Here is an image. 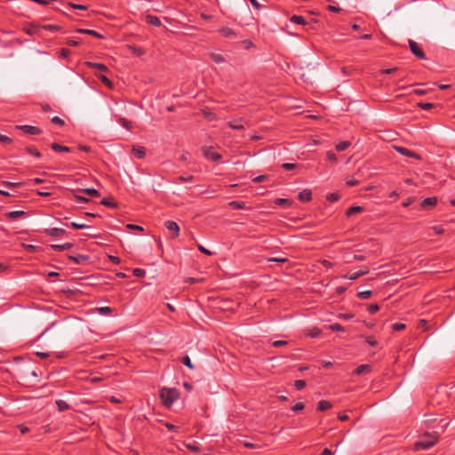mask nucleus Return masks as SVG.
Instances as JSON below:
<instances>
[{
    "label": "nucleus",
    "mask_w": 455,
    "mask_h": 455,
    "mask_svg": "<svg viewBox=\"0 0 455 455\" xmlns=\"http://www.w3.org/2000/svg\"><path fill=\"white\" fill-rule=\"evenodd\" d=\"M159 395L163 404L170 408L179 399L180 393L176 388L163 387Z\"/></svg>",
    "instance_id": "nucleus-1"
},
{
    "label": "nucleus",
    "mask_w": 455,
    "mask_h": 455,
    "mask_svg": "<svg viewBox=\"0 0 455 455\" xmlns=\"http://www.w3.org/2000/svg\"><path fill=\"white\" fill-rule=\"evenodd\" d=\"M438 440V435L434 432L430 435H426L425 438L416 443L415 446L417 449L427 450L434 446Z\"/></svg>",
    "instance_id": "nucleus-2"
},
{
    "label": "nucleus",
    "mask_w": 455,
    "mask_h": 455,
    "mask_svg": "<svg viewBox=\"0 0 455 455\" xmlns=\"http://www.w3.org/2000/svg\"><path fill=\"white\" fill-rule=\"evenodd\" d=\"M164 227L171 233L172 238H176L180 235V227L179 225L172 220H167L164 222Z\"/></svg>",
    "instance_id": "nucleus-3"
},
{
    "label": "nucleus",
    "mask_w": 455,
    "mask_h": 455,
    "mask_svg": "<svg viewBox=\"0 0 455 455\" xmlns=\"http://www.w3.org/2000/svg\"><path fill=\"white\" fill-rule=\"evenodd\" d=\"M409 46H410L411 52L415 56H417L419 59H421V60L426 59L423 50L419 46V44L415 41L409 40Z\"/></svg>",
    "instance_id": "nucleus-4"
},
{
    "label": "nucleus",
    "mask_w": 455,
    "mask_h": 455,
    "mask_svg": "<svg viewBox=\"0 0 455 455\" xmlns=\"http://www.w3.org/2000/svg\"><path fill=\"white\" fill-rule=\"evenodd\" d=\"M204 155L206 158L212 160V161H219L221 158V156L214 151L213 148L212 147H205L203 148Z\"/></svg>",
    "instance_id": "nucleus-5"
},
{
    "label": "nucleus",
    "mask_w": 455,
    "mask_h": 455,
    "mask_svg": "<svg viewBox=\"0 0 455 455\" xmlns=\"http://www.w3.org/2000/svg\"><path fill=\"white\" fill-rule=\"evenodd\" d=\"M393 148L395 151H397L398 153H400L401 155H403L404 156L420 159V156L417 153H415L406 148H403L401 146H393Z\"/></svg>",
    "instance_id": "nucleus-6"
},
{
    "label": "nucleus",
    "mask_w": 455,
    "mask_h": 455,
    "mask_svg": "<svg viewBox=\"0 0 455 455\" xmlns=\"http://www.w3.org/2000/svg\"><path fill=\"white\" fill-rule=\"evenodd\" d=\"M369 272H370L369 267H365L363 269L347 274V275H343L342 277L345 279H349V280H356L360 276H363V275L368 274Z\"/></svg>",
    "instance_id": "nucleus-7"
},
{
    "label": "nucleus",
    "mask_w": 455,
    "mask_h": 455,
    "mask_svg": "<svg viewBox=\"0 0 455 455\" xmlns=\"http://www.w3.org/2000/svg\"><path fill=\"white\" fill-rule=\"evenodd\" d=\"M219 33L228 38H235L236 36L235 32L229 27H223L219 29Z\"/></svg>",
    "instance_id": "nucleus-8"
},
{
    "label": "nucleus",
    "mask_w": 455,
    "mask_h": 455,
    "mask_svg": "<svg viewBox=\"0 0 455 455\" xmlns=\"http://www.w3.org/2000/svg\"><path fill=\"white\" fill-rule=\"evenodd\" d=\"M436 204H437V198L433 196V197L425 198L421 202L420 205L424 209H428V208H432V207L435 206Z\"/></svg>",
    "instance_id": "nucleus-9"
},
{
    "label": "nucleus",
    "mask_w": 455,
    "mask_h": 455,
    "mask_svg": "<svg viewBox=\"0 0 455 455\" xmlns=\"http://www.w3.org/2000/svg\"><path fill=\"white\" fill-rule=\"evenodd\" d=\"M298 198L299 201H301L303 203L310 201L312 198L311 190H309V189L302 190L301 192L299 193Z\"/></svg>",
    "instance_id": "nucleus-10"
},
{
    "label": "nucleus",
    "mask_w": 455,
    "mask_h": 455,
    "mask_svg": "<svg viewBox=\"0 0 455 455\" xmlns=\"http://www.w3.org/2000/svg\"><path fill=\"white\" fill-rule=\"evenodd\" d=\"M371 366L370 364H362L355 370V374L363 375L371 371Z\"/></svg>",
    "instance_id": "nucleus-11"
},
{
    "label": "nucleus",
    "mask_w": 455,
    "mask_h": 455,
    "mask_svg": "<svg viewBox=\"0 0 455 455\" xmlns=\"http://www.w3.org/2000/svg\"><path fill=\"white\" fill-rule=\"evenodd\" d=\"M145 20H146L147 23H148L152 26H155V27H160L162 25L160 19L154 15L148 14L146 16Z\"/></svg>",
    "instance_id": "nucleus-12"
},
{
    "label": "nucleus",
    "mask_w": 455,
    "mask_h": 455,
    "mask_svg": "<svg viewBox=\"0 0 455 455\" xmlns=\"http://www.w3.org/2000/svg\"><path fill=\"white\" fill-rule=\"evenodd\" d=\"M51 247L56 251H62L69 250L70 248H72L73 243H65L62 244H52Z\"/></svg>",
    "instance_id": "nucleus-13"
},
{
    "label": "nucleus",
    "mask_w": 455,
    "mask_h": 455,
    "mask_svg": "<svg viewBox=\"0 0 455 455\" xmlns=\"http://www.w3.org/2000/svg\"><path fill=\"white\" fill-rule=\"evenodd\" d=\"M132 152L133 156L139 159L143 158L146 155L145 148L143 147H133Z\"/></svg>",
    "instance_id": "nucleus-14"
},
{
    "label": "nucleus",
    "mask_w": 455,
    "mask_h": 455,
    "mask_svg": "<svg viewBox=\"0 0 455 455\" xmlns=\"http://www.w3.org/2000/svg\"><path fill=\"white\" fill-rule=\"evenodd\" d=\"M210 57L217 64H220L226 61L225 57L221 53L211 52Z\"/></svg>",
    "instance_id": "nucleus-15"
},
{
    "label": "nucleus",
    "mask_w": 455,
    "mask_h": 455,
    "mask_svg": "<svg viewBox=\"0 0 455 455\" xmlns=\"http://www.w3.org/2000/svg\"><path fill=\"white\" fill-rule=\"evenodd\" d=\"M26 214L27 213L24 211H13V212H7L6 216L10 220H17L21 216H26Z\"/></svg>",
    "instance_id": "nucleus-16"
},
{
    "label": "nucleus",
    "mask_w": 455,
    "mask_h": 455,
    "mask_svg": "<svg viewBox=\"0 0 455 455\" xmlns=\"http://www.w3.org/2000/svg\"><path fill=\"white\" fill-rule=\"evenodd\" d=\"M332 406V404L326 401V400H321L318 402V404H317V409L321 411H324L326 410H329L331 409Z\"/></svg>",
    "instance_id": "nucleus-17"
},
{
    "label": "nucleus",
    "mask_w": 455,
    "mask_h": 455,
    "mask_svg": "<svg viewBox=\"0 0 455 455\" xmlns=\"http://www.w3.org/2000/svg\"><path fill=\"white\" fill-rule=\"evenodd\" d=\"M51 148L52 150H54L56 152H70L71 151L70 148L66 147V146H61L58 143H52L51 145Z\"/></svg>",
    "instance_id": "nucleus-18"
},
{
    "label": "nucleus",
    "mask_w": 455,
    "mask_h": 455,
    "mask_svg": "<svg viewBox=\"0 0 455 455\" xmlns=\"http://www.w3.org/2000/svg\"><path fill=\"white\" fill-rule=\"evenodd\" d=\"M306 334L311 338H317L321 334V331L317 327H312L306 330Z\"/></svg>",
    "instance_id": "nucleus-19"
},
{
    "label": "nucleus",
    "mask_w": 455,
    "mask_h": 455,
    "mask_svg": "<svg viewBox=\"0 0 455 455\" xmlns=\"http://www.w3.org/2000/svg\"><path fill=\"white\" fill-rule=\"evenodd\" d=\"M69 259L73 260L76 264H81L88 260V257L82 254H77L76 256H70Z\"/></svg>",
    "instance_id": "nucleus-20"
},
{
    "label": "nucleus",
    "mask_w": 455,
    "mask_h": 455,
    "mask_svg": "<svg viewBox=\"0 0 455 455\" xmlns=\"http://www.w3.org/2000/svg\"><path fill=\"white\" fill-rule=\"evenodd\" d=\"M47 189H48V187H44V188H38V189H30V195L32 193H36L37 196H49L50 193L47 191Z\"/></svg>",
    "instance_id": "nucleus-21"
},
{
    "label": "nucleus",
    "mask_w": 455,
    "mask_h": 455,
    "mask_svg": "<svg viewBox=\"0 0 455 455\" xmlns=\"http://www.w3.org/2000/svg\"><path fill=\"white\" fill-rule=\"evenodd\" d=\"M57 407H58V410L60 411H67L69 409V405L68 404V403L64 400H56L55 402Z\"/></svg>",
    "instance_id": "nucleus-22"
},
{
    "label": "nucleus",
    "mask_w": 455,
    "mask_h": 455,
    "mask_svg": "<svg viewBox=\"0 0 455 455\" xmlns=\"http://www.w3.org/2000/svg\"><path fill=\"white\" fill-rule=\"evenodd\" d=\"M363 207L361 206H352L350 208H348L346 212V214L347 217H350L355 213H359V212H363Z\"/></svg>",
    "instance_id": "nucleus-23"
},
{
    "label": "nucleus",
    "mask_w": 455,
    "mask_h": 455,
    "mask_svg": "<svg viewBox=\"0 0 455 455\" xmlns=\"http://www.w3.org/2000/svg\"><path fill=\"white\" fill-rule=\"evenodd\" d=\"M65 229L63 228H50L47 230V233L50 235H52V236H58V235H61L65 233Z\"/></svg>",
    "instance_id": "nucleus-24"
},
{
    "label": "nucleus",
    "mask_w": 455,
    "mask_h": 455,
    "mask_svg": "<svg viewBox=\"0 0 455 455\" xmlns=\"http://www.w3.org/2000/svg\"><path fill=\"white\" fill-rule=\"evenodd\" d=\"M291 21L292 23H295V24H298V25H306L307 24V21L306 20L304 19V17L302 16H299V15H293L291 18Z\"/></svg>",
    "instance_id": "nucleus-25"
},
{
    "label": "nucleus",
    "mask_w": 455,
    "mask_h": 455,
    "mask_svg": "<svg viewBox=\"0 0 455 455\" xmlns=\"http://www.w3.org/2000/svg\"><path fill=\"white\" fill-rule=\"evenodd\" d=\"M351 143L349 141H341L338 144H336L335 148L337 149V151H344L346 150L348 147H350Z\"/></svg>",
    "instance_id": "nucleus-26"
},
{
    "label": "nucleus",
    "mask_w": 455,
    "mask_h": 455,
    "mask_svg": "<svg viewBox=\"0 0 455 455\" xmlns=\"http://www.w3.org/2000/svg\"><path fill=\"white\" fill-rule=\"evenodd\" d=\"M275 204L278 206H284V207L290 206L291 204V201L286 198H277L275 201Z\"/></svg>",
    "instance_id": "nucleus-27"
},
{
    "label": "nucleus",
    "mask_w": 455,
    "mask_h": 455,
    "mask_svg": "<svg viewBox=\"0 0 455 455\" xmlns=\"http://www.w3.org/2000/svg\"><path fill=\"white\" fill-rule=\"evenodd\" d=\"M88 66L91 67V68H97L102 72H105L107 71L108 68L106 67V65L104 64H101V63H92V62H89L88 63Z\"/></svg>",
    "instance_id": "nucleus-28"
},
{
    "label": "nucleus",
    "mask_w": 455,
    "mask_h": 455,
    "mask_svg": "<svg viewBox=\"0 0 455 455\" xmlns=\"http://www.w3.org/2000/svg\"><path fill=\"white\" fill-rule=\"evenodd\" d=\"M79 32L83 33V34L91 35V36H93L98 38L103 37L100 34H99L97 31L92 30V29H80Z\"/></svg>",
    "instance_id": "nucleus-29"
},
{
    "label": "nucleus",
    "mask_w": 455,
    "mask_h": 455,
    "mask_svg": "<svg viewBox=\"0 0 455 455\" xmlns=\"http://www.w3.org/2000/svg\"><path fill=\"white\" fill-rule=\"evenodd\" d=\"M100 204L104 206H108V207H110V208H116V204L115 202H113L111 199L109 198H103L101 201H100Z\"/></svg>",
    "instance_id": "nucleus-30"
},
{
    "label": "nucleus",
    "mask_w": 455,
    "mask_h": 455,
    "mask_svg": "<svg viewBox=\"0 0 455 455\" xmlns=\"http://www.w3.org/2000/svg\"><path fill=\"white\" fill-rule=\"evenodd\" d=\"M228 126L234 130H244V126L241 122H229Z\"/></svg>",
    "instance_id": "nucleus-31"
},
{
    "label": "nucleus",
    "mask_w": 455,
    "mask_h": 455,
    "mask_svg": "<svg viewBox=\"0 0 455 455\" xmlns=\"http://www.w3.org/2000/svg\"><path fill=\"white\" fill-rule=\"evenodd\" d=\"M82 191L91 196H94V197L100 196L99 191L95 188H84Z\"/></svg>",
    "instance_id": "nucleus-32"
},
{
    "label": "nucleus",
    "mask_w": 455,
    "mask_h": 455,
    "mask_svg": "<svg viewBox=\"0 0 455 455\" xmlns=\"http://www.w3.org/2000/svg\"><path fill=\"white\" fill-rule=\"evenodd\" d=\"M67 226H68V224H67ZM69 226L76 229H84L89 228V226L84 223H78L75 221L71 222Z\"/></svg>",
    "instance_id": "nucleus-33"
},
{
    "label": "nucleus",
    "mask_w": 455,
    "mask_h": 455,
    "mask_svg": "<svg viewBox=\"0 0 455 455\" xmlns=\"http://www.w3.org/2000/svg\"><path fill=\"white\" fill-rule=\"evenodd\" d=\"M371 294H372V291L370 290H367V291H363L358 292L357 296H358V298H360L362 299H367L371 296Z\"/></svg>",
    "instance_id": "nucleus-34"
},
{
    "label": "nucleus",
    "mask_w": 455,
    "mask_h": 455,
    "mask_svg": "<svg viewBox=\"0 0 455 455\" xmlns=\"http://www.w3.org/2000/svg\"><path fill=\"white\" fill-rule=\"evenodd\" d=\"M230 206L234 209H244L245 208V203L244 202H238V201H232L230 203Z\"/></svg>",
    "instance_id": "nucleus-35"
},
{
    "label": "nucleus",
    "mask_w": 455,
    "mask_h": 455,
    "mask_svg": "<svg viewBox=\"0 0 455 455\" xmlns=\"http://www.w3.org/2000/svg\"><path fill=\"white\" fill-rule=\"evenodd\" d=\"M98 311L104 315H109L112 313V309L109 307H101L98 308Z\"/></svg>",
    "instance_id": "nucleus-36"
},
{
    "label": "nucleus",
    "mask_w": 455,
    "mask_h": 455,
    "mask_svg": "<svg viewBox=\"0 0 455 455\" xmlns=\"http://www.w3.org/2000/svg\"><path fill=\"white\" fill-rule=\"evenodd\" d=\"M118 123L127 130H130L132 127L131 122L126 120L125 118H119Z\"/></svg>",
    "instance_id": "nucleus-37"
},
{
    "label": "nucleus",
    "mask_w": 455,
    "mask_h": 455,
    "mask_svg": "<svg viewBox=\"0 0 455 455\" xmlns=\"http://www.w3.org/2000/svg\"><path fill=\"white\" fill-rule=\"evenodd\" d=\"M365 341L371 347H376L378 345V341L376 340V339L373 336L366 337Z\"/></svg>",
    "instance_id": "nucleus-38"
},
{
    "label": "nucleus",
    "mask_w": 455,
    "mask_h": 455,
    "mask_svg": "<svg viewBox=\"0 0 455 455\" xmlns=\"http://www.w3.org/2000/svg\"><path fill=\"white\" fill-rule=\"evenodd\" d=\"M132 273L136 277H144L146 275V271L142 268H134Z\"/></svg>",
    "instance_id": "nucleus-39"
},
{
    "label": "nucleus",
    "mask_w": 455,
    "mask_h": 455,
    "mask_svg": "<svg viewBox=\"0 0 455 455\" xmlns=\"http://www.w3.org/2000/svg\"><path fill=\"white\" fill-rule=\"evenodd\" d=\"M379 309V307L377 304H370L367 307L368 312L371 315L377 313Z\"/></svg>",
    "instance_id": "nucleus-40"
},
{
    "label": "nucleus",
    "mask_w": 455,
    "mask_h": 455,
    "mask_svg": "<svg viewBox=\"0 0 455 455\" xmlns=\"http://www.w3.org/2000/svg\"><path fill=\"white\" fill-rule=\"evenodd\" d=\"M294 387L298 389V390H300L302 388H304L306 387V381L303 380V379H298L294 382Z\"/></svg>",
    "instance_id": "nucleus-41"
},
{
    "label": "nucleus",
    "mask_w": 455,
    "mask_h": 455,
    "mask_svg": "<svg viewBox=\"0 0 455 455\" xmlns=\"http://www.w3.org/2000/svg\"><path fill=\"white\" fill-rule=\"evenodd\" d=\"M181 362H182V363H183L184 365H186V366H187V367H188L189 369H193V368H194V366H193V364H192V363H191V360H190L189 356H188V355L184 356V357L182 358Z\"/></svg>",
    "instance_id": "nucleus-42"
},
{
    "label": "nucleus",
    "mask_w": 455,
    "mask_h": 455,
    "mask_svg": "<svg viewBox=\"0 0 455 455\" xmlns=\"http://www.w3.org/2000/svg\"><path fill=\"white\" fill-rule=\"evenodd\" d=\"M330 329L333 331H343L344 327L339 323H333L330 325Z\"/></svg>",
    "instance_id": "nucleus-43"
},
{
    "label": "nucleus",
    "mask_w": 455,
    "mask_h": 455,
    "mask_svg": "<svg viewBox=\"0 0 455 455\" xmlns=\"http://www.w3.org/2000/svg\"><path fill=\"white\" fill-rule=\"evenodd\" d=\"M418 106L424 110H429L433 108V104L428 102H419Z\"/></svg>",
    "instance_id": "nucleus-44"
},
{
    "label": "nucleus",
    "mask_w": 455,
    "mask_h": 455,
    "mask_svg": "<svg viewBox=\"0 0 455 455\" xmlns=\"http://www.w3.org/2000/svg\"><path fill=\"white\" fill-rule=\"evenodd\" d=\"M52 123L59 126H62L65 124L64 120L59 116H53L52 118Z\"/></svg>",
    "instance_id": "nucleus-45"
},
{
    "label": "nucleus",
    "mask_w": 455,
    "mask_h": 455,
    "mask_svg": "<svg viewBox=\"0 0 455 455\" xmlns=\"http://www.w3.org/2000/svg\"><path fill=\"white\" fill-rule=\"evenodd\" d=\"M404 328H405V324L402 323H395L392 324V329L396 331H402Z\"/></svg>",
    "instance_id": "nucleus-46"
},
{
    "label": "nucleus",
    "mask_w": 455,
    "mask_h": 455,
    "mask_svg": "<svg viewBox=\"0 0 455 455\" xmlns=\"http://www.w3.org/2000/svg\"><path fill=\"white\" fill-rule=\"evenodd\" d=\"M44 28L47 29V30H50L51 32H56V31H58L60 29V27L57 26V25L49 24V25L44 26Z\"/></svg>",
    "instance_id": "nucleus-47"
},
{
    "label": "nucleus",
    "mask_w": 455,
    "mask_h": 455,
    "mask_svg": "<svg viewBox=\"0 0 455 455\" xmlns=\"http://www.w3.org/2000/svg\"><path fill=\"white\" fill-rule=\"evenodd\" d=\"M69 7L72 8V9H76V10H87V6L86 5H84V4H69Z\"/></svg>",
    "instance_id": "nucleus-48"
},
{
    "label": "nucleus",
    "mask_w": 455,
    "mask_h": 455,
    "mask_svg": "<svg viewBox=\"0 0 455 455\" xmlns=\"http://www.w3.org/2000/svg\"><path fill=\"white\" fill-rule=\"evenodd\" d=\"M436 421H437V419H427L425 420V422L427 424V427H431V428H435L436 427L435 426Z\"/></svg>",
    "instance_id": "nucleus-49"
},
{
    "label": "nucleus",
    "mask_w": 455,
    "mask_h": 455,
    "mask_svg": "<svg viewBox=\"0 0 455 455\" xmlns=\"http://www.w3.org/2000/svg\"><path fill=\"white\" fill-rule=\"evenodd\" d=\"M267 179V177L266 175H259V176L254 177L252 179V182L259 183V182L266 180Z\"/></svg>",
    "instance_id": "nucleus-50"
},
{
    "label": "nucleus",
    "mask_w": 455,
    "mask_h": 455,
    "mask_svg": "<svg viewBox=\"0 0 455 455\" xmlns=\"http://www.w3.org/2000/svg\"><path fill=\"white\" fill-rule=\"evenodd\" d=\"M0 142L4 144H10L12 142V139L6 135L0 134Z\"/></svg>",
    "instance_id": "nucleus-51"
},
{
    "label": "nucleus",
    "mask_w": 455,
    "mask_h": 455,
    "mask_svg": "<svg viewBox=\"0 0 455 455\" xmlns=\"http://www.w3.org/2000/svg\"><path fill=\"white\" fill-rule=\"evenodd\" d=\"M100 79L101 80V82L106 84L107 86L108 87H111L112 86V83L111 81L105 76H100Z\"/></svg>",
    "instance_id": "nucleus-52"
},
{
    "label": "nucleus",
    "mask_w": 455,
    "mask_h": 455,
    "mask_svg": "<svg viewBox=\"0 0 455 455\" xmlns=\"http://www.w3.org/2000/svg\"><path fill=\"white\" fill-rule=\"evenodd\" d=\"M327 159L331 162H336L337 156L332 151H328L327 152Z\"/></svg>",
    "instance_id": "nucleus-53"
},
{
    "label": "nucleus",
    "mask_w": 455,
    "mask_h": 455,
    "mask_svg": "<svg viewBox=\"0 0 455 455\" xmlns=\"http://www.w3.org/2000/svg\"><path fill=\"white\" fill-rule=\"evenodd\" d=\"M303 409H304V404L302 403H297L291 408V410L293 411H301Z\"/></svg>",
    "instance_id": "nucleus-54"
},
{
    "label": "nucleus",
    "mask_w": 455,
    "mask_h": 455,
    "mask_svg": "<svg viewBox=\"0 0 455 455\" xmlns=\"http://www.w3.org/2000/svg\"><path fill=\"white\" fill-rule=\"evenodd\" d=\"M327 199L331 202H336L339 199V195L332 193V194H329L327 196Z\"/></svg>",
    "instance_id": "nucleus-55"
},
{
    "label": "nucleus",
    "mask_w": 455,
    "mask_h": 455,
    "mask_svg": "<svg viewBox=\"0 0 455 455\" xmlns=\"http://www.w3.org/2000/svg\"><path fill=\"white\" fill-rule=\"evenodd\" d=\"M251 4L252 5V7L254 9H256L257 11H259L261 9V5L258 2V0H249Z\"/></svg>",
    "instance_id": "nucleus-56"
},
{
    "label": "nucleus",
    "mask_w": 455,
    "mask_h": 455,
    "mask_svg": "<svg viewBox=\"0 0 455 455\" xmlns=\"http://www.w3.org/2000/svg\"><path fill=\"white\" fill-rule=\"evenodd\" d=\"M242 44L245 49H250L254 46L253 43L251 40H243Z\"/></svg>",
    "instance_id": "nucleus-57"
},
{
    "label": "nucleus",
    "mask_w": 455,
    "mask_h": 455,
    "mask_svg": "<svg viewBox=\"0 0 455 455\" xmlns=\"http://www.w3.org/2000/svg\"><path fill=\"white\" fill-rule=\"evenodd\" d=\"M192 180H193V177L190 176V175L189 176H186V177L185 176H180L179 177V180L180 182H190V181H192Z\"/></svg>",
    "instance_id": "nucleus-58"
},
{
    "label": "nucleus",
    "mask_w": 455,
    "mask_h": 455,
    "mask_svg": "<svg viewBox=\"0 0 455 455\" xmlns=\"http://www.w3.org/2000/svg\"><path fill=\"white\" fill-rule=\"evenodd\" d=\"M283 168L285 169V170H293L296 168V164H290V163H285L283 164Z\"/></svg>",
    "instance_id": "nucleus-59"
},
{
    "label": "nucleus",
    "mask_w": 455,
    "mask_h": 455,
    "mask_svg": "<svg viewBox=\"0 0 455 455\" xmlns=\"http://www.w3.org/2000/svg\"><path fill=\"white\" fill-rule=\"evenodd\" d=\"M358 180H355V179H348L347 181H346V184L349 187H354V186H356L358 184Z\"/></svg>",
    "instance_id": "nucleus-60"
},
{
    "label": "nucleus",
    "mask_w": 455,
    "mask_h": 455,
    "mask_svg": "<svg viewBox=\"0 0 455 455\" xmlns=\"http://www.w3.org/2000/svg\"><path fill=\"white\" fill-rule=\"evenodd\" d=\"M41 182H44V180L40 178H31L30 177V187L35 184H39Z\"/></svg>",
    "instance_id": "nucleus-61"
},
{
    "label": "nucleus",
    "mask_w": 455,
    "mask_h": 455,
    "mask_svg": "<svg viewBox=\"0 0 455 455\" xmlns=\"http://www.w3.org/2000/svg\"><path fill=\"white\" fill-rule=\"evenodd\" d=\"M287 344V341L285 340H275L273 342V346L274 347H282V346H284Z\"/></svg>",
    "instance_id": "nucleus-62"
},
{
    "label": "nucleus",
    "mask_w": 455,
    "mask_h": 455,
    "mask_svg": "<svg viewBox=\"0 0 455 455\" xmlns=\"http://www.w3.org/2000/svg\"><path fill=\"white\" fill-rule=\"evenodd\" d=\"M109 260H110L113 264H115V265H117V264H119V263H120V259H119L118 257H116V256H112V255H111V256H109Z\"/></svg>",
    "instance_id": "nucleus-63"
},
{
    "label": "nucleus",
    "mask_w": 455,
    "mask_h": 455,
    "mask_svg": "<svg viewBox=\"0 0 455 455\" xmlns=\"http://www.w3.org/2000/svg\"><path fill=\"white\" fill-rule=\"evenodd\" d=\"M319 455H333L332 451L329 448H325L323 452Z\"/></svg>",
    "instance_id": "nucleus-64"
}]
</instances>
